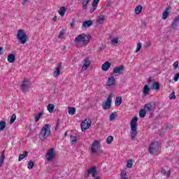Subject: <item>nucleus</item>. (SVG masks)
I'll return each instance as SVG.
<instances>
[{
  "label": "nucleus",
  "mask_w": 179,
  "mask_h": 179,
  "mask_svg": "<svg viewBox=\"0 0 179 179\" xmlns=\"http://www.w3.org/2000/svg\"><path fill=\"white\" fill-rule=\"evenodd\" d=\"M138 117H134L131 121V139L133 141V139H135V138H136V136L138 135Z\"/></svg>",
  "instance_id": "1"
},
{
  "label": "nucleus",
  "mask_w": 179,
  "mask_h": 179,
  "mask_svg": "<svg viewBox=\"0 0 179 179\" xmlns=\"http://www.w3.org/2000/svg\"><path fill=\"white\" fill-rule=\"evenodd\" d=\"M89 40H90V36L86 35V34H80L74 39V43H76V44L81 43L82 46H83L87 45V43H89Z\"/></svg>",
  "instance_id": "2"
},
{
  "label": "nucleus",
  "mask_w": 179,
  "mask_h": 179,
  "mask_svg": "<svg viewBox=\"0 0 179 179\" xmlns=\"http://www.w3.org/2000/svg\"><path fill=\"white\" fill-rule=\"evenodd\" d=\"M51 135V125L46 124L41 129L40 133V138L42 141H44L47 136H50Z\"/></svg>",
  "instance_id": "3"
},
{
  "label": "nucleus",
  "mask_w": 179,
  "mask_h": 179,
  "mask_svg": "<svg viewBox=\"0 0 179 179\" xmlns=\"http://www.w3.org/2000/svg\"><path fill=\"white\" fill-rule=\"evenodd\" d=\"M159 150H160V145L158 141L152 142L148 148L150 155H159Z\"/></svg>",
  "instance_id": "4"
},
{
  "label": "nucleus",
  "mask_w": 179,
  "mask_h": 179,
  "mask_svg": "<svg viewBox=\"0 0 179 179\" xmlns=\"http://www.w3.org/2000/svg\"><path fill=\"white\" fill-rule=\"evenodd\" d=\"M17 38L20 40L21 44H26V43H27V35L24 32V30H18L17 33Z\"/></svg>",
  "instance_id": "5"
},
{
  "label": "nucleus",
  "mask_w": 179,
  "mask_h": 179,
  "mask_svg": "<svg viewBox=\"0 0 179 179\" xmlns=\"http://www.w3.org/2000/svg\"><path fill=\"white\" fill-rule=\"evenodd\" d=\"M101 146L100 145V142L97 140L94 141L91 146V152L93 155H99L100 151H99V149H100Z\"/></svg>",
  "instance_id": "6"
},
{
  "label": "nucleus",
  "mask_w": 179,
  "mask_h": 179,
  "mask_svg": "<svg viewBox=\"0 0 179 179\" xmlns=\"http://www.w3.org/2000/svg\"><path fill=\"white\" fill-rule=\"evenodd\" d=\"M113 101V94L108 96L106 101L103 102L102 108L103 110H110L111 108V102Z\"/></svg>",
  "instance_id": "7"
},
{
  "label": "nucleus",
  "mask_w": 179,
  "mask_h": 179,
  "mask_svg": "<svg viewBox=\"0 0 179 179\" xmlns=\"http://www.w3.org/2000/svg\"><path fill=\"white\" fill-rule=\"evenodd\" d=\"M91 126H92V120L85 119L81 123L82 131L83 132L86 131V129H89V128H90Z\"/></svg>",
  "instance_id": "8"
},
{
  "label": "nucleus",
  "mask_w": 179,
  "mask_h": 179,
  "mask_svg": "<svg viewBox=\"0 0 179 179\" xmlns=\"http://www.w3.org/2000/svg\"><path fill=\"white\" fill-rule=\"evenodd\" d=\"M91 173H92V177H96V174H97V170L96 169V166L91 167L85 172V178H87V177L90 176Z\"/></svg>",
  "instance_id": "9"
},
{
  "label": "nucleus",
  "mask_w": 179,
  "mask_h": 179,
  "mask_svg": "<svg viewBox=\"0 0 179 179\" xmlns=\"http://www.w3.org/2000/svg\"><path fill=\"white\" fill-rule=\"evenodd\" d=\"M124 67L123 65L115 66L113 68V73H110V75H117V73H118V75H122L124 73Z\"/></svg>",
  "instance_id": "10"
},
{
  "label": "nucleus",
  "mask_w": 179,
  "mask_h": 179,
  "mask_svg": "<svg viewBox=\"0 0 179 179\" xmlns=\"http://www.w3.org/2000/svg\"><path fill=\"white\" fill-rule=\"evenodd\" d=\"M55 157V152H54V148H50L46 153V160L48 162H52V159Z\"/></svg>",
  "instance_id": "11"
},
{
  "label": "nucleus",
  "mask_w": 179,
  "mask_h": 179,
  "mask_svg": "<svg viewBox=\"0 0 179 179\" xmlns=\"http://www.w3.org/2000/svg\"><path fill=\"white\" fill-rule=\"evenodd\" d=\"M144 108L145 111H153L155 110V104L152 103H145Z\"/></svg>",
  "instance_id": "12"
},
{
  "label": "nucleus",
  "mask_w": 179,
  "mask_h": 179,
  "mask_svg": "<svg viewBox=\"0 0 179 179\" xmlns=\"http://www.w3.org/2000/svg\"><path fill=\"white\" fill-rule=\"evenodd\" d=\"M99 2H100V0H94L92 2V7L90 10V13H93L96 9H97V5H99Z\"/></svg>",
  "instance_id": "13"
},
{
  "label": "nucleus",
  "mask_w": 179,
  "mask_h": 179,
  "mask_svg": "<svg viewBox=\"0 0 179 179\" xmlns=\"http://www.w3.org/2000/svg\"><path fill=\"white\" fill-rule=\"evenodd\" d=\"M90 66V61L89 59H85L84 60V64L82 66V71H86V69H87V68H89V66Z\"/></svg>",
  "instance_id": "14"
},
{
  "label": "nucleus",
  "mask_w": 179,
  "mask_h": 179,
  "mask_svg": "<svg viewBox=\"0 0 179 179\" xmlns=\"http://www.w3.org/2000/svg\"><path fill=\"white\" fill-rule=\"evenodd\" d=\"M61 68H62V65H61V64H58L56 70L53 73L55 78H57V76H59V73H61Z\"/></svg>",
  "instance_id": "15"
},
{
  "label": "nucleus",
  "mask_w": 179,
  "mask_h": 179,
  "mask_svg": "<svg viewBox=\"0 0 179 179\" xmlns=\"http://www.w3.org/2000/svg\"><path fill=\"white\" fill-rule=\"evenodd\" d=\"M114 83H115V78H114V76H111V77L108 78L106 85L107 86H113Z\"/></svg>",
  "instance_id": "16"
},
{
  "label": "nucleus",
  "mask_w": 179,
  "mask_h": 179,
  "mask_svg": "<svg viewBox=\"0 0 179 179\" xmlns=\"http://www.w3.org/2000/svg\"><path fill=\"white\" fill-rule=\"evenodd\" d=\"M22 92H27V89H29V81L24 80L21 85Z\"/></svg>",
  "instance_id": "17"
},
{
  "label": "nucleus",
  "mask_w": 179,
  "mask_h": 179,
  "mask_svg": "<svg viewBox=\"0 0 179 179\" xmlns=\"http://www.w3.org/2000/svg\"><path fill=\"white\" fill-rule=\"evenodd\" d=\"M93 26V21L92 20L84 21L83 23V27H90Z\"/></svg>",
  "instance_id": "18"
},
{
  "label": "nucleus",
  "mask_w": 179,
  "mask_h": 179,
  "mask_svg": "<svg viewBox=\"0 0 179 179\" xmlns=\"http://www.w3.org/2000/svg\"><path fill=\"white\" fill-rule=\"evenodd\" d=\"M169 15H170V8H167L162 14V19H164V20H166V19L169 17Z\"/></svg>",
  "instance_id": "19"
},
{
  "label": "nucleus",
  "mask_w": 179,
  "mask_h": 179,
  "mask_svg": "<svg viewBox=\"0 0 179 179\" xmlns=\"http://www.w3.org/2000/svg\"><path fill=\"white\" fill-rule=\"evenodd\" d=\"M7 59L10 62V64H13V62H15V60L16 59V56L14 54L8 55Z\"/></svg>",
  "instance_id": "20"
},
{
  "label": "nucleus",
  "mask_w": 179,
  "mask_h": 179,
  "mask_svg": "<svg viewBox=\"0 0 179 179\" xmlns=\"http://www.w3.org/2000/svg\"><path fill=\"white\" fill-rule=\"evenodd\" d=\"M111 66V63L106 62L102 65V70L106 71L110 69V67Z\"/></svg>",
  "instance_id": "21"
},
{
  "label": "nucleus",
  "mask_w": 179,
  "mask_h": 179,
  "mask_svg": "<svg viewBox=\"0 0 179 179\" xmlns=\"http://www.w3.org/2000/svg\"><path fill=\"white\" fill-rule=\"evenodd\" d=\"M4 160H5V150H3L1 152V155L0 157V169L2 167Z\"/></svg>",
  "instance_id": "22"
},
{
  "label": "nucleus",
  "mask_w": 179,
  "mask_h": 179,
  "mask_svg": "<svg viewBox=\"0 0 179 179\" xmlns=\"http://www.w3.org/2000/svg\"><path fill=\"white\" fill-rule=\"evenodd\" d=\"M143 94L146 96L149 94V92H150V88L149 87V85H145L143 88Z\"/></svg>",
  "instance_id": "23"
},
{
  "label": "nucleus",
  "mask_w": 179,
  "mask_h": 179,
  "mask_svg": "<svg viewBox=\"0 0 179 179\" xmlns=\"http://www.w3.org/2000/svg\"><path fill=\"white\" fill-rule=\"evenodd\" d=\"M121 103H122V97L121 96L116 97V99L115 101V106L118 107V106H121Z\"/></svg>",
  "instance_id": "24"
},
{
  "label": "nucleus",
  "mask_w": 179,
  "mask_h": 179,
  "mask_svg": "<svg viewBox=\"0 0 179 179\" xmlns=\"http://www.w3.org/2000/svg\"><path fill=\"white\" fill-rule=\"evenodd\" d=\"M27 155H29V152L27 151H24L23 154H21L19 155L18 162H22L24 157H27Z\"/></svg>",
  "instance_id": "25"
},
{
  "label": "nucleus",
  "mask_w": 179,
  "mask_h": 179,
  "mask_svg": "<svg viewBox=\"0 0 179 179\" xmlns=\"http://www.w3.org/2000/svg\"><path fill=\"white\" fill-rule=\"evenodd\" d=\"M178 23H179V17H176L172 23L173 29H176L177 26H178Z\"/></svg>",
  "instance_id": "26"
},
{
  "label": "nucleus",
  "mask_w": 179,
  "mask_h": 179,
  "mask_svg": "<svg viewBox=\"0 0 179 179\" xmlns=\"http://www.w3.org/2000/svg\"><path fill=\"white\" fill-rule=\"evenodd\" d=\"M90 2V0H83V10H86L87 9V5Z\"/></svg>",
  "instance_id": "27"
},
{
  "label": "nucleus",
  "mask_w": 179,
  "mask_h": 179,
  "mask_svg": "<svg viewBox=\"0 0 179 179\" xmlns=\"http://www.w3.org/2000/svg\"><path fill=\"white\" fill-rule=\"evenodd\" d=\"M66 13V8L65 7H61L59 10V14L60 16H65V13Z\"/></svg>",
  "instance_id": "28"
},
{
  "label": "nucleus",
  "mask_w": 179,
  "mask_h": 179,
  "mask_svg": "<svg viewBox=\"0 0 179 179\" xmlns=\"http://www.w3.org/2000/svg\"><path fill=\"white\" fill-rule=\"evenodd\" d=\"M76 113V108L75 107H69V114L70 115H75Z\"/></svg>",
  "instance_id": "29"
},
{
  "label": "nucleus",
  "mask_w": 179,
  "mask_h": 179,
  "mask_svg": "<svg viewBox=\"0 0 179 179\" xmlns=\"http://www.w3.org/2000/svg\"><path fill=\"white\" fill-rule=\"evenodd\" d=\"M96 23H99V24H103V23H104V15H100L96 20Z\"/></svg>",
  "instance_id": "30"
},
{
  "label": "nucleus",
  "mask_w": 179,
  "mask_h": 179,
  "mask_svg": "<svg viewBox=\"0 0 179 179\" xmlns=\"http://www.w3.org/2000/svg\"><path fill=\"white\" fill-rule=\"evenodd\" d=\"M48 110L49 111V113H54V108H55V106H54V104L52 103H50L48 106H47Z\"/></svg>",
  "instance_id": "31"
},
{
  "label": "nucleus",
  "mask_w": 179,
  "mask_h": 179,
  "mask_svg": "<svg viewBox=\"0 0 179 179\" xmlns=\"http://www.w3.org/2000/svg\"><path fill=\"white\" fill-rule=\"evenodd\" d=\"M43 114H44V112L41 111L39 113H38L35 117V122H38L41 117H43Z\"/></svg>",
  "instance_id": "32"
},
{
  "label": "nucleus",
  "mask_w": 179,
  "mask_h": 179,
  "mask_svg": "<svg viewBox=\"0 0 179 179\" xmlns=\"http://www.w3.org/2000/svg\"><path fill=\"white\" fill-rule=\"evenodd\" d=\"M141 12H142V6H141V5L137 6L135 8V13L136 15H139V13H141Z\"/></svg>",
  "instance_id": "33"
},
{
  "label": "nucleus",
  "mask_w": 179,
  "mask_h": 179,
  "mask_svg": "<svg viewBox=\"0 0 179 179\" xmlns=\"http://www.w3.org/2000/svg\"><path fill=\"white\" fill-rule=\"evenodd\" d=\"M139 115H140L141 118H145V117L146 115V110L145 109L140 110Z\"/></svg>",
  "instance_id": "34"
},
{
  "label": "nucleus",
  "mask_w": 179,
  "mask_h": 179,
  "mask_svg": "<svg viewBox=\"0 0 179 179\" xmlns=\"http://www.w3.org/2000/svg\"><path fill=\"white\" fill-rule=\"evenodd\" d=\"M111 43L115 45V44H121V41H118V38H113L111 40Z\"/></svg>",
  "instance_id": "35"
},
{
  "label": "nucleus",
  "mask_w": 179,
  "mask_h": 179,
  "mask_svg": "<svg viewBox=\"0 0 179 179\" xmlns=\"http://www.w3.org/2000/svg\"><path fill=\"white\" fill-rule=\"evenodd\" d=\"M152 88L155 90H158V89H160V85L157 82H154L152 84Z\"/></svg>",
  "instance_id": "36"
},
{
  "label": "nucleus",
  "mask_w": 179,
  "mask_h": 179,
  "mask_svg": "<svg viewBox=\"0 0 179 179\" xmlns=\"http://www.w3.org/2000/svg\"><path fill=\"white\" fill-rule=\"evenodd\" d=\"M6 127V122L3 121L0 122V131H3L5 128Z\"/></svg>",
  "instance_id": "37"
},
{
  "label": "nucleus",
  "mask_w": 179,
  "mask_h": 179,
  "mask_svg": "<svg viewBox=\"0 0 179 179\" xmlns=\"http://www.w3.org/2000/svg\"><path fill=\"white\" fill-rule=\"evenodd\" d=\"M113 141H114V137L113 136H108L106 138V143L110 145Z\"/></svg>",
  "instance_id": "38"
},
{
  "label": "nucleus",
  "mask_w": 179,
  "mask_h": 179,
  "mask_svg": "<svg viewBox=\"0 0 179 179\" xmlns=\"http://www.w3.org/2000/svg\"><path fill=\"white\" fill-rule=\"evenodd\" d=\"M115 117H117V113H113L109 116V120L114 121L115 120Z\"/></svg>",
  "instance_id": "39"
},
{
  "label": "nucleus",
  "mask_w": 179,
  "mask_h": 179,
  "mask_svg": "<svg viewBox=\"0 0 179 179\" xmlns=\"http://www.w3.org/2000/svg\"><path fill=\"white\" fill-rule=\"evenodd\" d=\"M70 141L72 143H76V142H78V138L76 136H71Z\"/></svg>",
  "instance_id": "40"
},
{
  "label": "nucleus",
  "mask_w": 179,
  "mask_h": 179,
  "mask_svg": "<svg viewBox=\"0 0 179 179\" xmlns=\"http://www.w3.org/2000/svg\"><path fill=\"white\" fill-rule=\"evenodd\" d=\"M16 121V115L13 114L10 119V124H13Z\"/></svg>",
  "instance_id": "41"
},
{
  "label": "nucleus",
  "mask_w": 179,
  "mask_h": 179,
  "mask_svg": "<svg viewBox=\"0 0 179 179\" xmlns=\"http://www.w3.org/2000/svg\"><path fill=\"white\" fill-rule=\"evenodd\" d=\"M29 170H31V169H33V167H34V162H33L32 161H30L28 163V166H27Z\"/></svg>",
  "instance_id": "42"
},
{
  "label": "nucleus",
  "mask_w": 179,
  "mask_h": 179,
  "mask_svg": "<svg viewBox=\"0 0 179 179\" xmlns=\"http://www.w3.org/2000/svg\"><path fill=\"white\" fill-rule=\"evenodd\" d=\"M169 98L170 99V100H176V92L171 93Z\"/></svg>",
  "instance_id": "43"
},
{
  "label": "nucleus",
  "mask_w": 179,
  "mask_h": 179,
  "mask_svg": "<svg viewBox=\"0 0 179 179\" xmlns=\"http://www.w3.org/2000/svg\"><path fill=\"white\" fill-rule=\"evenodd\" d=\"M121 178H124V179H128L127 178V172L125 171H122L120 173Z\"/></svg>",
  "instance_id": "44"
},
{
  "label": "nucleus",
  "mask_w": 179,
  "mask_h": 179,
  "mask_svg": "<svg viewBox=\"0 0 179 179\" xmlns=\"http://www.w3.org/2000/svg\"><path fill=\"white\" fill-rule=\"evenodd\" d=\"M127 168L132 169V159L127 161Z\"/></svg>",
  "instance_id": "45"
},
{
  "label": "nucleus",
  "mask_w": 179,
  "mask_h": 179,
  "mask_svg": "<svg viewBox=\"0 0 179 179\" xmlns=\"http://www.w3.org/2000/svg\"><path fill=\"white\" fill-rule=\"evenodd\" d=\"M141 48H142V43H138L137 44V48H136V52H138V51H141Z\"/></svg>",
  "instance_id": "46"
},
{
  "label": "nucleus",
  "mask_w": 179,
  "mask_h": 179,
  "mask_svg": "<svg viewBox=\"0 0 179 179\" xmlns=\"http://www.w3.org/2000/svg\"><path fill=\"white\" fill-rule=\"evenodd\" d=\"M178 78H179V73H176L173 78V80L175 82H177L178 80Z\"/></svg>",
  "instance_id": "47"
},
{
  "label": "nucleus",
  "mask_w": 179,
  "mask_h": 179,
  "mask_svg": "<svg viewBox=\"0 0 179 179\" xmlns=\"http://www.w3.org/2000/svg\"><path fill=\"white\" fill-rule=\"evenodd\" d=\"M64 31H60L59 34V38H62V37H64Z\"/></svg>",
  "instance_id": "48"
},
{
  "label": "nucleus",
  "mask_w": 179,
  "mask_h": 179,
  "mask_svg": "<svg viewBox=\"0 0 179 179\" xmlns=\"http://www.w3.org/2000/svg\"><path fill=\"white\" fill-rule=\"evenodd\" d=\"M173 66L174 69H177V68H178V62H174Z\"/></svg>",
  "instance_id": "49"
},
{
  "label": "nucleus",
  "mask_w": 179,
  "mask_h": 179,
  "mask_svg": "<svg viewBox=\"0 0 179 179\" xmlns=\"http://www.w3.org/2000/svg\"><path fill=\"white\" fill-rule=\"evenodd\" d=\"M152 80H153V77H150L147 81L148 85H150Z\"/></svg>",
  "instance_id": "50"
},
{
  "label": "nucleus",
  "mask_w": 179,
  "mask_h": 179,
  "mask_svg": "<svg viewBox=\"0 0 179 179\" xmlns=\"http://www.w3.org/2000/svg\"><path fill=\"white\" fill-rule=\"evenodd\" d=\"M59 127V119L57 120V122L56 123V127H55L56 131L58 129Z\"/></svg>",
  "instance_id": "51"
},
{
  "label": "nucleus",
  "mask_w": 179,
  "mask_h": 179,
  "mask_svg": "<svg viewBox=\"0 0 179 179\" xmlns=\"http://www.w3.org/2000/svg\"><path fill=\"white\" fill-rule=\"evenodd\" d=\"M166 173L167 172L166 171V169H162L161 173L162 174V176H166Z\"/></svg>",
  "instance_id": "52"
},
{
  "label": "nucleus",
  "mask_w": 179,
  "mask_h": 179,
  "mask_svg": "<svg viewBox=\"0 0 179 179\" xmlns=\"http://www.w3.org/2000/svg\"><path fill=\"white\" fill-rule=\"evenodd\" d=\"M71 27H74L75 26V20H73L72 22L70 24Z\"/></svg>",
  "instance_id": "53"
},
{
  "label": "nucleus",
  "mask_w": 179,
  "mask_h": 179,
  "mask_svg": "<svg viewBox=\"0 0 179 179\" xmlns=\"http://www.w3.org/2000/svg\"><path fill=\"white\" fill-rule=\"evenodd\" d=\"M3 54V48L0 47V55H2Z\"/></svg>",
  "instance_id": "54"
},
{
  "label": "nucleus",
  "mask_w": 179,
  "mask_h": 179,
  "mask_svg": "<svg viewBox=\"0 0 179 179\" xmlns=\"http://www.w3.org/2000/svg\"><path fill=\"white\" fill-rule=\"evenodd\" d=\"M170 174H171V172L168 171L167 174H166V178H170Z\"/></svg>",
  "instance_id": "55"
},
{
  "label": "nucleus",
  "mask_w": 179,
  "mask_h": 179,
  "mask_svg": "<svg viewBox=\"0 0 179 179\" xmlns=\"http://www.w3.org/2000/svg\"><path fill=\"white\" fill-rule=\"evenodd\" d=\"M148 47H150V43H147L145 45V48H148Z\"/></svg>",
  "instance_id": "56"
},
{
  "label": "nucleus",
  "mask_w": 179,
  "mask_h": 179,
  "mask_svg": "<svg viewBox=\"0 0 179 179\" xmlns=\"http://www.w3.org/2000/svg\"><path fill=\"white\" fill-rule=\"evenodd\" d=\"M55 20H57V16H55V17L52 18V21H53V22H55Z\"/></svg>",
  "instance_id": "57"
},
{
  "label": "nucleus",
  "mask_w": 179,
  "mask_h": 179,
  "mask_svg": "<svg viewBox=\"0 0 179 179\" xmlns=\"http://www.w3.org/2000/svg\"><path fill=\"white\" fill-rule=\"evenodd\" d=\"M27 1H29V0H24V3H22V5H24V3H25L26 2H27Z\"/></svg>",
  "instance_id": "58"
},
{
  "label": "nucleus",
  "mask_w": 179,
  "mask_h": 179,
  "mask_svg": "<svg viewBox=\"0 0 179 179\" xmlns=\"http://www.w3.org/2000/svg\"><path fill=\"white\" fill-rule=\"evenodd\" d=\"M95 179H100V178L99 177H96Z\"/></svg>",
  "instance_id": "59"
},
{
  "label": "nucleus",
  "mask_w": 179,
  "mask_h": 179,
  "mask_svg": "<svg viewBox=\"0 0 179 179\" xmlns=\"http://www.w3.org/2000/svg\"><path fill=\"white\" fill-rule=\"evenodd\" d=\"M120 179H125V178H120Z\"/></svg>",
  "instance_id": "60"
},
{
  "label": "nucleus",
  "mask_w": 179,
  "mask_h": 179,
  "mask_svg": "<svg viewBox=\"0 0 179 179\" xmlns=\"http://www.w3.org/2000/svg\"><path fill=\"white\" fill-rule=\"evenodd\" d=\"M65 135L66 136V133H65Z\"/></svg>",
  "instance_id": "61"
}]
</instances>
